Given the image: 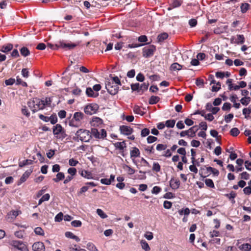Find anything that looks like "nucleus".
<instances>
[{
  "instance_id": "obj_1",
  "label": "nucleus",
  "mask_w": 251,
  "mask_h": 251,
  "mask_svg": "<svg viewBox=\"0 0 251 251\" xmlns=\"http://www.w3.org/2000/svg\"><path fill=\"white\" fill-rule=\"evenodd\" d=\"M27 105L33 113L40 110H43L45 108L43 100L38 98H35L32 100L28 101Z\"/></svg>"
},
{
  "instance_id": "obj_2",
  "label": "nucleus",
  "mask_w": 251,
  "mask_h": 251,
  "mask_svg": "<svg viewBox=\"0 0 251 251\" xmlns=\"http://www.w3.org/2000/svg\"><path fill=\"white\" fill-rule=\"evenodd\" d=\"M76 137H74L73 139L75 141H78V139L82 142H88L91 139L90 132L86 129H80L75 134Z\"/></svg>"
},
{
  "instance_id": "obj_3",
  "label": "nucleus",
  "mask_w": 251,
  "mask_h": 251,
  "mask_svg": "<svg viewBox=\"0 0 251 251\" xmlns=\"http://www.w3.org/2000/svg\"><path fill=\"white\" fill-rule=\"evenodd\" d=\"M84 114L81 112H76L73 117L69 121V125L71 126L78 127L81 125V121L84 118Z\"/></svg>"
},
{
  "instance_id": "obj_4",
  "label": "nucleus",
  "mask_w": 251,
  "mask_h": 251,
  "mask_svg": "<svg viewBox=\"0 0 251 251\" xmlns=\"http://www.w3.org/2000/svg\"><path fill=\"white\" fill-rule=\"evenodd\" d=\"M52 132L55 137L57 139H64L67 135L65 129L60 124H56L52 127Z\"/></svg>"
},
{
  "instance_id": "obj_5",
  "label": "nucleus",
  "mask_w": 251,
  "mask_h": 251,
  "mask_svg": "<svg viewBox=\"0 0 251 251\" xmlns=\"http://www.w3.org/2000/svg\"><path fill=\"white\" fill-rule=\"evenodd\" d=\"M156 51V47L153 45L145 47L142 49L143 56L148 58L153 56Z\"/></svg>"
},
{
  "instance_id": "obj_6",
  "label": "nucleus",
  "mask_w": 251,
  "mask_h": 251,
  "mask_svg": "<svg viewBox=\"0 0 251 251\" xmlns=\"http://www.w3.org/2000/svg\"><path fill=\"white\" fill-rule=\"evenodd\" d=\"M99 108V106L98 104L92 103L87 104L84 107V112L88 115H93L95 114Z\"/></svg>"
},
{
  "instance_id": "obj_7",
  "label": "nucleus",
  "mask_w": 251,
  "mask_h": 251,
  "mask_svg": "<svg viewBox=\"0 0 251 251\" xmlns=\"http://www.w3.org/2000/svg\"><path fill=\"white\" fill-rule=\"evenodd\" d=\"M105 87L108 92L112 95H115L118 92V85L113 83V82H108L105 84Z\"/></svg>"
},
{
  "instance_id": "obj_8",
  "label": "nucleus",
  "mask_w": 251,
  "mask_h": 251,
  "mask_svg": "<svg viewBox=\"0 0 251 251\" xmlns=\"http://www.w3.org/2000/svg\"><path fill=\"white\" fill-rule=\"evenodd\" d=\"M120 130L122 134L126 135H130L133 131V130L130 126H120Z\"/></svg>"
},
{
  "instance_id": "obj_9",
  "label": "nucleus",
  "mask_w": 251,
  "mask_h": 251,
  "mask_svg": "<svg viewBox=\"0 0 251 251\" xmlns=\"http://www.w3.org/2000/svg\"><path fill=\"white\" fill-rule=\"evenodd\" d=\"M58 46L60 48L67 50H72L76 46V44L75 43H65L63 41L58 42Z\"/></svg>"
},
{
  "instance_id": "obj_10",
  "label": "nucleus",
  "mask_w": 251,
  "mask_h": 251,
  "mask_svg": "<svg viewBox=\"0 0 251 251\" xmlns=\"http://www.w3.org/2000/svg\"><path fill=\"white\" fill-rule=\"evenodd\" d=\"M32 250L34 251H45V248L44 243L41 242L34 243L32 245Z\"/></svg>"
},
{
  "instance_id": "obj_11",
  "label": "nucleus",
  "mask_w": 251,
  "mask_h": 251,
  "mask_svg": "<svg viewBox=\"0 0 251 251\" xmlns=\"http://www.w3.org/2000/svg\"><path fill=\"white\" fill-rule=\"evenodd\" d=\"M90 124L93 126H99L103 124V121L99 117H93Z\"/></svg>"
},
{
  "instance_id": "obj_12",
  "label": "nucleus",
  "mask_w": 251,
  "mask_h": 251,
  "mask_svg": "<svg viewBox=\"0 0 251 251\" xmlns=\"http://www.w3.org/2000/svg\"><path fill=\"white\" fill-rule=\"evenodd\" d=\"M182 3V0H173L172 2L169 5L168 10H171L174 8L178 7L181 6Z\"/></svg>"
},
{
  "instance_id": "obj_13",
  "label": "nucleus",
  "mask_w": 251,
  "mask_h": 251,
  "mask_svg": "<svg viewBox=\"0 0 251 251\" xmlns=\"http://www.w3.org/2000/svg\"><path fill=\"white\" fill-rule=\"evenodd\" d=\"M170 185L172 189H177L179 187L180 181L178 179H175L174 178H172L170 181Z\"/></svg>"
},
{
  "instance_id": "obj_14",
  "label": "nucleus",
  "mask_w": 251,
  "mask_h": 251,
  "mask_svg": "<svg viewBox=\"0 0 251 251\" xmlns=\"http://www.w3.org/2000/svg\"><path fill=\"white\" fill-rule=\"evenodd\" d=\"M115 181V175H111L110 176V178H101L100 180L101 183L102 184H105L107 185H109L111 184L112 182Z\"/></svg>"
},
{
  "instance_id": "obj_15",
  "label": "nucleus",
  "mask_w": 251,
  "mask_h": 251,
  "mask_svg": "<svg viewBox=\"0 0 251 251\" xmlns=\"http://www.w3.org/2000/svg\"><path fill=\"white\" fill-rule=\"evenodd\" d=\"M13 48V45L11 43H8L2 46L0 48V51L4 53H7L12 50Z\"/></svg>"
},
{
  "instance_id": "obj_16",
  "label": "nucleus",
  "mask_w": 251,
  "mask_h": 251,
  "mask_svg": "<svg viewBox=\"0 0 251 251\" xmlns=\"http://www.w3.org/2000/svg\"><path fill=\"white\" fill-rule=\"evenodd\" d=\"M33 171V169L30 168V169L26 171L20 178V181L21 183L25 182L27 178L29 177L30 174Z\"/></svg>"
},
{
  "instance_id": "obj_17",
  "label": "nucleus",
  "mask_w": 251,
  "mask_h": 251,
  "mask_svg": "<svg viewBox=\"0 0 251 251\" xmlns=\"http://www.w3.org/2000/svg\"><path fill=\"white\" fill-rule=\"evenodd\" d=\"M131 158H136L140 156V152L139 150L136 147L132 148V150L130 152Z\"/></svg>"
},
{
  "instance_id": "obj_18",
  "label": "nucleus",
  "mask_w": 251,
  "mask_h": 251,
  "mask_svg": "<svg viewBox=\"0 0 251 251\" xmlns=\"http://www.w3.org/2000/svg\"><path fill=\"white\" fill-rule=\"evenodd\" d=\"M79 173L82 176H83L86 178H87V179L93 178L92 174L90 172H89V171H86V170H82L81 171H79Z\"/></svg>"
},
{
  "instance_id": "obj_19",
  "label": "nucleus",
  "mask_w": 251,
  "mask_h": 251,
  "mask_svg": "<svg viewBox=\"0 0 251 251\" xmlns=\"http://www.w3.org/2000/svg\"><path fill=\"white\" fill-rule=\"evenodd\" d=\"M114 146L116 149H118L123 151L124 148L126 147V144L125 141L118 142L114 144Z\"/></svg>"
},
{
  "instance_id": "obj_20",
  "label": "nucleus",
  "mask_w": 251,
  "mask_h": 251,
  "mask_svg": "<svg viewBox=\"0 0 251 251\" xmlns=\"http://www.w3.org/2000/svg\"><path fill=\"white\" fill-rule=\"evenodd\" d=\"M86 94L88 97L93 98H96L99 95L98 93H94V90L90 87L87 88Z\"/></svg>"
},
{
  "instance_id": "obj_21",
  "label": "nucleus",
  "mask_w": 251,
  "mask_h": 251,
  "mask_svg": "<svg viewBox=\"0 0 251 251\" xmlns=\"http://www.w3.org/2000/svg\"><path fill=\"white\" fill-rule=\"evenodd\" d=\"M65 236L68 238H71L75 240L77 242L80 241V239L78 237L75 235L72 232L67 231L65 233Z\"/></svg>"
},
{
  "instance_id": "obj_22",
  "label": "nucleus",
  "mask_w": 251,
  "mask_h": 251,
  "mask_svg": "<svg viewBox=\"0 0 251 251\" xmlns=\"http://www.w3.org/2000/svg\"><path fill=\"white\" fill-rule=\"evenodd\" d=\"M224 196L227 198L232 203H235L234 198L236 197L237 195L234 191H231L229 194H226Z\"/></svg>"
},
{
  "instance_id": "obj_23",
  "label": "nucleus",
  "mask_w": 251,
  "mask_h": 251,
  "mask_svg": "<svg viewBox=\"0 0 251 251\" xmlns=\"http://www.w3.org/2000/svg\"><path fill=\"white\" fill-rule=\"evenodd\" d=\"M90 133L91 134V137L93 136L96 139H100V132L97 128H92Z\"/></svg>"
},
{
  "instance_id": "obj_24",
  "label": "nucleus",
  "mask_w": 251,
  "mask_h": 251,
  "mask_svg": "<svg viewBox=\"0 0 251 251\" xmlns=\"http://www.w3.org/2000/svg\"><path fill=\"white\" fill-rule=\"evenodd\" d=\"M242 251H251V245L249 243L243 244L239 247Z\"/></svg>"
},
{
  "instance_id": "obj_25",
  "label": "nucleus",
  "mask_w": 251,
  "mask_h": 251,
  "mask_svg": "<svg viewBox=\"0 0 251 251\" xmlns=\"http://www.w3.org/2000/svg\"><path fill=\"white\" fill-rule=\"evenodd\" d=\"M65 178V175L62 172H58L55 178H53L52 180L55 182H58L60 180H63Z\"/></svg>"
},
{
  "instance_id": "obj_26",
  "label": "nucleus",
  "mask_w": 251,
  "mask_h": 251,
  "mask_svg": "<svg viewBox=\"0 0 251 251\" xmlns=\"http://www.w3.org/2000/svg\"><path fill=\"white\" fill-rule=\"evenodd\" d=\"M245 42V38L243 35H237V37L235 39L234 43L237 44H242Z\"/></svg>"
},
{
  "instance_id": "obj_27",
  "label": "nucleus",
  "mask_w": 251,
  "mask_h": 251,
  "mask_svg": "<svg viewBox=\"0 0 251 251\" xmlns=\"http://www.w3.org/2000/svg\"><path fill=\"white\" fill-rule=\"evenodd\" d=\"M20 51L21 55L24 57H26L30 54V51L26 47H22Z\"/></svg>"
},
{
  "instance_id": "obj_28",
  "label": "nucleus",
  "mask_w": 251,
  "mask_h": 251,
  "mask_svg": "<svg viewBox=\"0 0 251 251\" xmlns=\"http://www.w3.org/2000/svg\"><path fill=\"white\" fill-rule=\"evenodd\" d=\"M182 69V66L178 63H173L170 67V69L172 71H179Z\"/></svg>"
},
{
  "instance_id": "obj_29",
  "label": "nucleus",
  "mask_w": 251,
  "mask_h": 251,
  "mask_svg": "<svg viewBox=\"0 0 251 251\" xmlns=\"http://www.w3.org/2000/svg\"><path fill=\"white\" fill-rule=\"evenodd\" d=\"M32 162L33 161L30 159H25L23 161L19 162V167L22 168L25 165L32 164Z\"/></svg>"
},
{
  "instance_id": "obj_30",
  "label": "nucleus",
  "mask_w": 251,
  "mask_h": 251,
  "mask_svg": "<svg viewBox=\"0 0 251 251\" xmlns=\"http://www.w3.org/2000/svg\"><path fill=\"white\" fill-rule=\"evenodd\" d=\"M160 100V98L157 96H152L149 99V102L150 104H154L157 103Z\"/></svg>"
},
{
  "instance_id": "obj_31",
  "label": "nucleus",
  "mask_w": 251,
  "mask_h": 251,
  "mask_svg": "<svg viewBox=\"0 0 251 251\" xmlns=\"http://www.w3.org/2000/svg\"><path fill=\"white\" fill-rule=\"evenodd\" d=\"M133 111L135 114L140 115L141 116L144 115L145 112L142 110L141 107L138 105H135L133 107Z\"/></svg>"
},
{
  "instance_id": "obj_32",
  "label": "nucleus",
  "mask_w": 251,
  "mask_h": 251,
  "mask_svg": "<svg viewBox=\"0 0 251 251\" xmlns=\"http://www.w3.org/2000/svg\"><path fill=\"white\" fill-rule=\"evenodd\" d=\"M123 168L126 171V172L127 173V174L128 175H133L135 173L134 169L132 168L131 167H130L129 166H128L127 165H126V164L124 165L123 166Z\"/></svg>"
},
{
  "instance_id": "obj_33",
  "label": "nucleus",
  "mask_w": 251,
  "mask_h": 251,
  "mask_svg": "<svg viewBox=\"0 0 251 251\" xmlns=\"http://www.w3.org/2000/svg\"><path fill=\"white\" fill-rule=\"evenodd\" d=\"M250 5L248 3H242L240 7L241 11L243 13H246L249 9Z\"/></svg>"
},
{
  "instance_id": "obj_34",
  "label": "nucleus",
  "mask_w": 251,
  "mask_h": 251,
  "mask_svg": "<svg viewBox=\"0 0 251 251\" xmlns=\"http://www.w3.org/2000/svg\"><path fill=\"white\" fill-rule=\"evenodd\" d=\"M11 244L14 247L13 250L16 248H23L25 246V245L20 241H13Z\"/></svg>"
},
{
  "instance_id": "obj_35",
  "label": "nucleus",
  "mask_w": 251,
  "mask_h": 251,
  "mask_svg": "<svg viewBox=\"0 0 251 251\" xmlns=\"http://www.w3.org/2000/svg\"><path fill=\"white\" fill-rule=\"evenodd\" d=\"M141 244L142 246V248L145 251H149L151 250V248L148 244V243L145 240H141Z\"/></svg>"
},
{
  "instance_id": "obj_36",
  "label": "nucleus",
  "mask_w": 251,
  "mask_h": 251,
  "mask_svg": "<svg viewBox=\"0 0 251 251\" xmlns=\"http://www.w3.org/2000/svg\"><path fill=\"white\" fill-rule=\"evenodd\" d=\"M251 99L249 97H245L240 100L241 103L244 105H247L251 101Z\"/></svg>"
},
{
  "instance_id": "obj_37",
  "label": "nucleus",
  "mask_w": 251,
  "mask_h": 251,
  "mask_svg": "<svg viewBox=\"0 0 251 251\" xmlns=\"http://www.w3.org/2000/svg\"><path fill=\"white\" fill-rule=\"evenodd\" d=\"M168 34L165 32H164L158 35V36H157V39L158 42H160L168 38Z\"/></svg>"
},
{
  "instance_id": "obj_38",
  "label": "nucleus",
  "mask_w": 251,
  "mask_h": 251,
  "mask_svg": "<svg viewBox=\"0 0 251 251\" xmlns=\"http://www.w3.org/2000/svg\"><path fill=\"white\" fill-rule=\"evenodd\" d=\"M87 249L90 251H98V249L95 245L91 242H89L87 244Z\"/></svg>"
},
{
  "instance_id": "obj_39",
  "label": "nucleus",
  "mask_w": 251,
  "mask_h": 251,
  "mask_svg": "<svg viewBox=\"0 0 251 251\" xmlns=\"http://www.w3.org/2000/svg\"><path fill=\"white\" fill-rule=\"evenodd\" d=\"M205 183L207 187L211 188H214L215 185L213 180L210 178H207L205 180Z\"/></svg>"
},
{
  "instance_id": "obj_40",
  "label": "nucleus",
  "mask_w": 251,
  "mask_h": 251,
  "mask_svg": "<svg viewBox=\"0 0 251 251\" xmlns=\"http://www.w3.org/2000/svg\"><path fill=\"white\" fill-rule=\"evenodd\" d=\"M176 123L175 120H169L166 121L165 126L169 128L174 127Z\"/></svg>"
},
{
  "instance_id": "obj_41",
  "label": "nucleus",
  "mask_w": 251,
  "mask_h": 251,
  "mask_svg": "<svg viewBox=\"0 0 251 251\" xmlns=\"http://www.w3.org/2000/svg\"><path fill=\"white\" fill-rule=\"evenodd\" d=\"M239 133H240V131L236 127L232 128L230 131V135L233 137H236V136H238L239 134Z\"/></svg>"
},
{
  "instance_id": "obj_42",
  "label": "nucleus",
  "mask_w": 251,
  "mask_h": 251,
  "mask_svg": "<svg viewBox=\"0 0 251 251\" xmlns=\"http://www.w3.org/2000/svg\"><path fill=\"white\" fill-rule=\"evenodd\" d=\"M152 170L155 172H159L160 171L161 167L158 162H154L152 165Z\"/></svg>"
},
{
  "instance_id": "obj_43",
  "label": "nucleus",
  "mask_w": 251,
  "mask_h": 251,
  "mask_svg": "<svg viewBox=\"0 0 251 251\" xmlns=\"http://www.w3.org/2000/svg\"><path fill=\"white\" fill-rule=\"evenodd\" d=\"M49 119L50 123L52 125H54L57 122V117L56 114H52L49 117Z\"/></svg>"
},
{
  "instance_id": "obj_44",
  "label": "nucleus",
  "mask_w": 251,
  "mask_h": 251,
  "mask_svg": "<svg viewBox=\"0 0 251 251\" xmlns=\"http://www.w3.org/2000/svg\"><path fill=\"white\" fill-rule=\"evenodd\" d=\"M167 148L166 144H158L157 145L156 149L158 151H162L166 150Z\"/></svg>"
},
{
  "instance_id": "obj_45",
  "label": "nucleus",
  "mask_w": 251,
  "mask_h": 251,
  "mask_svg": "<svg viewBox=\"0 0 251 251\" xmlns=\"http://www.w3.org/2000/svg\"><path fill=\"white\" fill-rule=\"evenodd\" d=\"M149 85V83H143V84H142L141 85H140L139 92L140 91H142V94L144 92L147 91L148 89Z\"/></svg>"
},
{
  "instance_id": "obj_46",
  "label": "nucleus",
  "mask_w": 251,
  "mask_h": 251,
  "mask_svg": "<svg viewBox=\"0 0 251 251\" xmlns=\"http://www.w3.org/2000/svg\"><path fill=\"white\" fill-rule=\"evenodd\" d=\"M251 113V109L249 108H245L243 109V114L245 115V118L248 119L250 114Z\"/></svg>"
},
{
  "instance_id": "obj_47",
  "label": "nucleus",
  "mask_w": 251,
  "mask_h": 251,
  "mask_svg": "<svg viewBox=\"0 0 251 251\" xmlns=\"http://www.w3.org/2000/svg\"><path fill=\"white\" fill-rule=\"evenodd\" d=\"M97 213L102 219H105L107 217V215L100 209H97Z\"/></svg>"
},
{
  "instance_id": "obj_48",
  "label": "nucleus",
  "mask_w": 251,
  "mask_h": 251,
  "mask_svg": "<svg viewBox=\"0 0 251 251\" xmlns=\"http://www.w3.org/2000/svg\"><path fill=\"white\" fill-rule=\"evenodd\" d=\"M191 128H193L192 130L190 131V137H194L195 136L196 132L198 131V126H194Z\"/></svg>"
},
{
  "instance_id": "obj_49",
  "label": "nucleus",
  "mask_w": 251,
  "mask_h": 251,
  "mask_svg": "<svg viewBox=\"0 0 251 251\" xmlns=\"http://www.w3.org/2000/svg\"><path fill=\"white\" fill-rule=\"evenodd\" d=\"M34 232L37 235H44V231L43 229L40 227H37L34 229Z\"/></svg>"
},
{
  "instance_id": "obj_50",
  "label": "nucleus",
  "mask_w": 251,
  "mask_h": 251,
  "mask_svg": "<svg viewBox=\"0 0 251 251\" xmlns=\"http://www.w3.org/2000/svg\"><path fill=\"white\" fill-rule=\"evenodd\" d=\"M22 113L26 116L27 117H29L30 116V113L28 111L27 107L25 106H23L21 109Z\"/></svg>"
},
{
  "instance_id": "obj_51",
  "label": "nucleus",
  "mask_w": 251,
  "mask_h": 251,
  "mask_svg": "<svg viewBox=\"0 0 251 251\" xmlns=\"http://www.w3.org/2000/svg\"><path fill=\"white\" fill-rule=\"evenodd\" d=\"M16 84L18 85H21L24 87H27V84L26 82L22 80V79L18 77H17Z\"/></svg>"
},
{
  "instance_id": "obj_52",
  "label": "nucleus",
  "mask_w": 251,
  "mask_h": 251,
  "mask_svg": "<svg viewBox=\"0 0 251 251\" xmlns=\"http://www.w3.org/2000/svg\"><path fill=\"white\" fill-rule=\"evenodd\" d=\"M63 217V214L61 212H60L55 216L54 218L55 221L60 222L62 220Z\"/></svg>"
},
{
  "instance_id": "obj_53",
  "label": "nucleus",
  "mask_w": 251,
  "mask_h": 251,
  "mask_svg": "<svg viewBox=\"0 0 251 251\" xmlns=\"http://www.w3.org/2000/svg\"><path fill=\"white\" fill-rule=\"evenodd\" d=\"M111 80L109 82H113V83H115L118 85H121L120 80L118 76L111 77Z\"/></svg>"
},
{
  "instance_id": "obj_54",
  "label": "nucleus",
  "mask_w": 251,
  "mask_h": 251,
  "mask_svg": "<svg viewBox=\"0 0 251 251\" xmlns=\"http://www.w3.org/2000/svg\"><path fill=\"white\" fill-rule=\"evenodd\" d=\"M192 128H189L188 130H187L182 131L180 133V136L181 137H185V136H188L190 137V131L192 130Z\"/></svg>"
},
{
  "instance_id": "obj_55",
  "label": "nucleus",
  "mask_w": 251,
  "mask_h": 251,
  "mask_svg": "<svg viewBox=\"0 0 251 251\" xmlns=\"http://www.w3.org/2000/svg\"><path fill=\"white\" fill-rule=\"evenodd\" d=\"M231 108V104L229 102H225L222 106V110L224 111H229Z\"/></svg>"
},
{
  "instance_id": "obj_56",
  "label": "nucleus",
  "mask_w": 251,
  "mask_h": 251,
  "mask_svg": "<svg viewBox=\"0 0 251 251\" xmlns=\"http://www.w3.org/2000/svg\"><path fill=\"white\" fill-rule=\"evenodd\" d=\"M234 115L232 113H230L227 115H226L225 116V120L226 123H228L231 121L232 119L233 118Z\"/></svg>"
},
{
  "instance_id": "obj_57",
  "label": "nucleus",
  "mask_w": 251,
  "mask_h": 251,
  "mask_svg": "<svg viewBox=\"0 0 251 251\" xmlns=\"http://www.w3.org/2000/svg\"><path fill=\"white\" fill-rule=\"evenodd\" d=\"M71 225L74 227H80L82 225V223L79 220H75L71 222Z\"/></svg>"
},
{
  "instance_id": "obj_58",
  "label": "nucleus",
  "mask_w": 251,
  "mask_h": 251,
  "mask_svg": "<svg viewBox=\"0 0 251 251\" xmlns=\"http://www.w3.org/2000/svg\"><path fill=\"white\" fill-rule=\"evenodd\" d=\"M157 140V138L153 136H149L148 137L147 140L148 144H151L152 143L155 141H156Z\"/></svg>"
},
{
  "instance_id": "obj_59",
  "label": "nucleus",
  "mask_w": 251,
  "mask_h": 251,
  "mask_svg": "<svg viewBox=\"0 0 251 251\" xmlns=\"http://www.w3.org/2000/svg\"><path fill=\"white\" fill-rule=\"evenodd\" d=\"M140 84L139 83L132 84L131 85V89L133 91H137L139 92Z\"/></svg>"
},
{
  "instance_id": "obj_60",
  "label": "nucleus",
  "mask_w": 251,
  "mask_h": 251,
  "mask_svg": "<svg viewBox=\"0 0 251 251\" xmlns=\"http://www.w3.org/2000/svg\"><path fill=\"white\" fill-rule=\"evenodd\" d=\"M241 179L248 180L250 178V175L246 172H244L240 174Z\"/></svg>"
},
{
  "instance_id": "obj_61",
  "label": "nucleus",
  "mask_w": 251,
  "mask_h": 251,
  "mask_svg": "<svg viewBox=\"0 0 251 251\" xmlns=\"http://www.w3.org/2000/svg\"><path fill=\"white\" fill-rule=\"evenodd\" d=\"M89 189V186H83L80 190L77 192V195L80 196L82 195L83 193L86 192Z\"/></svg>"
},
{
  "instance_id": "obj_62",
  "label": "nucleus",
  "mask_w": 251,
  "mask_h": 251,
  "mask_svg": "<svg viewBox=\"0 0 251 251\" xmlns=\"http://www.w3.org/2000/svg\"><path fill=\"white\" fill-rule=\"evenodd\" d=\"M150 130L148 128H145L141 131V135L142 137H146L150 134Z\"/></svg>"
},
{
  "instance_id": "obj_63",
  "label": "nucleus",
  "mask_w": 251,
  "mask_h": 251,
  "mask_svg": "<svg viewBox=\"0 0 251 251\" xmlns=\"http://www.w3.org/2000/svg\"><path fill=\"white\" fill-rule=\"evenodd\" d=\"M43 101L45 104V107L46 106H50L52 101L51 98L49 97H46L45 100H43Z\"/></svg>"
},
{
  "instance_id": "obj_64",
  "label": "nucleus",
  "mask_w": 251,
  "mask_h": 251,
  "mask_svg": "<svg viewBox=\"0 0 251 251\" xmlns=\"http://www.w3.org/2000/svg\"><path fill=\"white\" fill-rule=\"evenodd\" d=\"M161 188L160 187L155 186L153 187V188L151 190V193L152 194H158V193H159L161 192Z\"/></svg>"
}]
</instances>
